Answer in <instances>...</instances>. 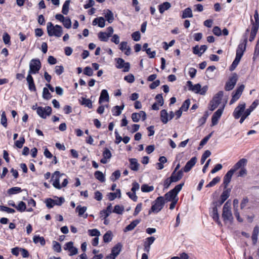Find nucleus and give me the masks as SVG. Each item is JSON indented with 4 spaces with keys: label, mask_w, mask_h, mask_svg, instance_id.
<instances>
[{
    "label": "nucleus",
    "mask_w": 259,
    "mask_h": 259,
    "mask_svg": "<svg viewBox=\"0 0 259 259\" xmlns=\"http://www.w3.org/2000/svg\"><path fill=\"white\" fill-rule=\"evenodd\" d=\"M247 162V160L246 159L242 158L239 160L231 169L233 170L235 172L238 169L244 168V166L246 165Z\"/></svg>",
    "instance_id": "obj_19"
},
{
    "label": "nucleus",
    "mask_w": 259,
    "mask_h": 259,
    "mask_svg": "<svg viewBox=\"0 0 259 259\" xmlns=\"http://www.w3.org/2000/svg\"><path fill=\"white\" fill-rule=\"evenodd\" d=\"M197 158L193 157L190 159L186 164L185 166L183 168L182 170L184 172H189L192 168L195 165L197 162Z\"/></svg>",
    "instance_id": "obj_16"
},
{
    "label": "nucleus",
    "mask_w": 259,
    "mask_h": 259,
    "mask_svg": "<svg viewBox=\"0 0 259 259\" xmlns=\"http://www.w3.org/2000/svg\"><path fill=\"white\" fill-rule=\"evenodd\" d=\"M33 241L35 244L39 243L41 246H44L46 244V241L44 237H40L39 236H34Z\"/></svg>",
    "instance_id": "obj_35"
},
{
    "label": "nucleus",
    "mask_w": 259,
    "mask_h": 259,
    "mask_svg": "<svg viewBox=\"0 0 259 259\" xmlns=\"http://www.w3.org/2000/svg\"><path fill=\"white\" fill-rule=\"evenodd\" d=\"M122 247V245L121 243H117L112 248L110 255H112L115 258L121 252Z\"/></svg>",
    "instance_id": "obj_23"
},
{
    "label": "nucleus",
    "mask_w": 259,
    "mask_h": 259,
    "mask_svg": "<svg viewBox=\"0 0 259 259\" xmlns=\"http://www.w3.org/2000/svg\"><path fill=\"white\" fill-rule=\"evenodd\" d=\"M183 176V171L182 169L178 172L173 171L170 177V178L173 182H177L181 180Z\"/></svg>",
    "instance_id": "obj_21"
},
{
    "label": "nucleus",
    "mask_w": 259,
    "mask_h": 259,
    "mask_svg": "<svg viewBox=\"0 0 259 259\" xmlns=\"http://www.w3.org/2000/svg\"><path fill=\"white\" fill-rule=\"evenodd\" d=\"M245 44H240L238 45L236 50V57L233 61L231 66H230V70L231 71L234 70L238 65L242 56L243 55L244 52L246 49V45L247 40H245Z\"/></svg>",
    "instance_id": "obj_1"
},
{
    "label": "nucleus",
    "mask_w": 259,
    "mask_h": 259,
    "mask_svg": "<svg viewBox=\"0 0 259 259\" xmlns=\"http://www.w3.org/2000/svg\"><path fill=\"white\" fill-rule=\"evenodd\" d=\"M63 24L66 28H70L71 26V20L68 18H65L62 22Z\"/></svg>",
    "instance_id": "obj_62"
},
{
    "label": "nucleus",
    "mask_w": 259,
    "mask_h": 259,
    "mask_svg": "<svg viewBox=\"0 0 259 259\" xmlns=\"http://www.w3.org/2000/svg\"><path fill=\"white\" fill-rule=\"evenodd\" d=\"M119 49L124 52V54L128 56L131 54V48L127 46V43L126 41H122L119 45Z\"/></svg>",
    "instance_id": "obj_24"
},
{
    "label": "nucleus",
    "mask_w": 259,
    "mask_h": 259,
    "mask_svg": "<svg viewBox=\"0 0 259 259\" xmlns=\"http://www.w3.org/2000/svg\"><path fill=\"white\" fill-rule=\"evenodd\" d=\"M95 178L101 182H104L105 178L104 174L100 171H96L94 174Z\"/></svg>",
    "instance_id": "obj_43"
},
{
    "label": "nucleus",
    "mask_w": 259,
    "mask_h": 259,
    "mask_svg": "<svg viewBox=\"0 0 259 259\" xmlns=\"http://www.w3.org/2000/svg\"><path fill=\"white\" fill-rule=\"evenodd\" d=\"M52 243L53 250L57 252H60L62 250L60 244L56 241H53Z\"/></svg>",
    "instance_id": "obj_50"
},
{
    "label": "nucleus",
    "mask_w": 259,
    "mask_h": 259,
    "mask_svg": "<svg viewBox=\"0 0 259 259\" xmlns=\"http://www.w3.org/2000/svg\"><path fill=\"white\" fill-rule=\"evenodd\" d=\"M21 191H22V190H21V188L18 187H12V188L9 189L8 190V193L9 195H13V194H15L20 193Z\"/></svg>",
    "instance_id": "obj_47"
},
{
    "label": "nucleus",
    "mask_w": 259,
    "mask_h": 259,
    "mask_svg": "<svg viewBox=\"0 0 259 259\" xmlns=\"http://www.w3.org/2000/svg\"><path fill=\"white\" fill-rule=\"evenodd\" d=\"M105 17L109 23H111L114 20L113 14L110 10H107Z\"/></svg>",
    "instance_id": "obj_46"
},
{
    "label": "nucleus",
    "mask_w": 259,
    "mask_h": 259,
    "mask_svg": "<svg viewBox=\"0 0 259 259\" xmlns=\"http://www.w3.org/2000/svg\"><path fill=\"white\" fill-rule=\"evenodd\" d=\"M93 25H98L99 27L103 28L105 25V20L102 17L95 18L93 21Z\"/></svg>",
    "instance_id": "obj_30"
},
{
    "label": "nucleus",
    "mask_w": 259,
    "mask_h": 259,
    "mask_svg": "<svg viewBox=\"0 0 259 259\" xmlns=\"http://www.w3.org/2000/svg\"><path fill=\"white\" fill-rule=\"evenodd\" d=\"M81 104L89 108H92L93 107L92 101L90 99H87L85 98L81 97Z\"/></svg>",
    "instance_id": "obj_42"
},
{
    "label": "nucleus",
    "mask_w": 259,
    "mask_h": 259,
    "mask_svg": "<svg viewBox=\"0 0 259 259\" xmlns=\"http://www.w3.org/2000/svg\"><path fill=\"white\" fill-rule=\"evenodd\" d=\"M121 196V191L120 189H116V192L114 193H109L107 194L108 198L110 201H112L114 200L116 198L118 197L120 198Z\"/></svg>",
    "instance_id": "obj_28"
},
{
    "label": "nucleus",
    "mask_w": 259,
    "mask_h": 259,
    "mask_svg": "<svg viewBox=\"0 0 259 259\" xmlns=\"http://www.w3.org/2000/svg\"><path fill=\"white\" fill-rule=\"evenodd\" d=\"M259 233V227L256 226L253 230L252 234V240L254 244H255L257 240V236Z\"/></svg>",
    "instance_id": "obj_38"
},
{
    "label": "nucleus",
    "mask_w": 259,
    "mask_h": 259,
    "mask_svg": "<svg viewBox=\"0 0 259 259\" xmlns=\"http://www.w3.org/2000/svg\"><path fill=\"white\" fill-rule=\"evenodd\" d=\"M64 249L68 250L69 251V255L70 256L75 255L78 253L77 248L73 246V243L72 241L66 243Z\"/></svg>",
    "instance_id": "obj_17"
},
{
    "label": "nucleus",
    "mask_w": 259,
    "mask_h": 259,
    "mask_svg": "<svg viewBox=\"0 0 259 259\" xmlns=\"http://www.w3.org/2000/svg\"><path fill=\"white\" fill-rule=\"evenodd\" d=\"M130 168L132 170L137 171L139 169V164L136 158H132L130 159Z\"/></svg>",
    "instance_id": "obj_34"
},
{
    "label": "nucleus",
    "mask_w": 259,
    "mask_h": 259,
    "mask_svg": "<svg viewBox=\"0 0 259 259\" xmlns=\"http://www.w3.org/2000/svg\"><path fill=\"white\" fill-rule=\"evenodd\" d=\"M171 7V4L169 2H164L158 6L159 11L161 14L168 10Z\"/></svg>",
    "instance_id": "obj_33"
},
{
    "label": "nucleus",
    "mask_w": 259,
    "mask_h": 259,
    "mask_svg": "<svg viewBox=\"0 0 259 259\" xmlns=\"http://www.w3.org/2000/svg\"><path fill=\"white\" fill-rule=\"evenodd\" d=\"M160 119L164 124L167 123L169 120L168 113L166 110L163 109L160 111Z\"/></svg>",
    "instance_id": "obj_31"
},
{
    "label": "nucleus",
    "mask_w": 259,
    "mask_h": 259,
    "mask_svg": "<svg viewBox=\"0 0 259 259\" xmlns=\"http://www.w3.org/2000/svg\"><path fill=\"white\" fill-rule=\"evenodd\" d=\"M98 36L99 39L102 41H107L109 37L107 33L105 32H100Z\"/></svg>",
    "instance_id": "obj_44"
},
{
    "label": "nucleus",
    "mask_w": 259,
    "mask_h": 259,
    "mask_svg": "<svg viewBox=\"0 0 259 259\" xmlns=\"http://www.w3.org/2000/svg\"><path fill=\"white\" fill-rule=\"evenodd\" d=\"M26 80L28 84L29 90L31 91H36V88L34 84L33 77L31 75L28 74L26 77Z\"/></svg>",
    "instance_id": "obj_26"
},
{
    "label": "nucleus",
    "mask_w": 259,
    "mask_h": 259,
    "mask_svg": "<svg viewBox=\"0 0 259 259\" xmlns=\"http://www.w3.org/2000/svg\"><path fill=\"white\" fill-rule=\"evenodd\" d=\"M109 96L107 91L106 90H103L101 91V95L99 98V103L101 104L104 101L109 102Z\"/></svg>",
    "instance_id": "obj_25"
},
{
    "label": "nucleus",
    "mask_w": 259,
    "mask_h": 259,
    "mask_svg": "<svg viewBox=\"0 0 259 259\" xmlns=\"http://www.w3.org/2000/svg\"><path fill=\"white\" fill-rule=\"evenodd\" d=\"M47 29L49 36H55L57 37H61L63 33L62 27L59 25H54L52 22H48L47 25Z\"/></svg>",
    "instance_id": "obj_2"
},
{
    "label": "nucleus",
    "mask_w": 259,
    "mask_h": 259,
    "mask_svg": "<svg viewBox=\"0 0 259 259\" xmlns=\"http://www.w3.org/2000/svg\"><path fill=\"white\" fill-rule=\"evenodd\" d=\"M164 198L162 196L158 197L152 203L151 209L149 211V214L152 212L158 213L164 207L165 204Z\"/></svg>",
    "instance_id": "obj_4"
},
{
    "label": "nucleus",
    "mask_w": 259,
    "mask_h": 259,
    "mask_svg": "<svg viewBox=\"0 0 259 259\" xmlns=\"http://www.w3.org/2000/svg\"><path fill=\"white\" fill-rule=\"evenodd\" d=\"M116 67L118 69L123 68V72H128L130 69V64L128 62H125L122 58L116 59Z\"/></svg>",
    "instance_id": "obj_10"
},
{
    "label": "nucleus",
    "mask_w": 259,
    "mask_h": 259,
    "mask_svg": "<svg viewBox=\"0 0 259 259\" xmlns=\"http://www.w3.org/2000/svg\"><path fill=\"white\" fill-rule=\"evenodd\" d=\"M220 104V103L217 102L216 101L212 100L210 103L209 110L211 111H213L215 108L218 107Z\"/></svg>",
    "instance_id": "obj_64"
},
{
    "label": "nucleus",
    "mask_w": 259,
    "mask_h": 259,
    "mask_svg": "<svg viewBox=\"0 0 259 259\" xmlns=\"http://www.w3.org/2000/svg\"><path fill=\"white\" fill-rule=\"evenodd\" d=\"M88 233L90 236H95V237H99L101 235L100 231L96 229L89 230Z\"/></svg>",
    "instance_id": "obj_60"
},
{
    "label": "nucleus",
    "mask_w": 259,
    "mask_h": 259,
    "mask_svg": "<svg viewBox=\"0 0 259 259\" xmlns=\"http://www.w3.org/2000/svg\"><path fill=\"white\" fill-rule=\"evenodd\" d=\"M64 71V69L63 66H56L55 68V72L58 75H61Z\"/></svg>",
    "instance_id": "obj_63"
},
{
    "label": "nucleus",
    "mask_w": 259,
    "mask_h": 259,
    "mask_svg": "<svg viewBox=\"0 0 259 259\" xmlns=\"http://www.w3.org/2000/svg\"><path fill=\"white\" fill-rule=\"evenodd\" d=\"M230 189L226 188L223 191L220 197L221 199H222V201H226L227 199L230 196Z\"/></svg>",
    "instance_id": "obj_45"
},
{
    "label": "nucleus",
    "mask_w": 259,
    "mask_h": 259,
    "mask_svg": "<svg viewBox=\"0 0 259 259\" xmlns=\"http://www.w3.org/2000/svg\"><path fill=\"white\" fill-rule=\"evenodd\" d=\"M124 108V105L122 106H115L112 109V112L114 116H119L121 113V110Z\"/></svg>",
    "instance_id": "obj_37"
},
{
    "label": "nucleus",
    "mask_w": 259,
    "mask_h": 259,
    "mask_svg": "<svg viewBox=\"0 0 259 259\" xmlns=\"http://www.w3.org/2000/svg\"><path fill=\"white\" fill-rule=\"evenodd\" d=\"M1 123L5 127H7V119L6 113L5 111H3L2 113Z\"/></svg>",
    "instance_id": "obj_52"
},
{
    "label": "nucleus",
    "mask_w": 259,
    "mask_h": 259,
    "mask_svg": "<svg viewBox=\"0 0 259 259\" xmlns=\"http://www.w3.org/2000/svg\"><path fill=\"white\" fill-rule=\"evenodd\" d=\"M234 172L233 170L230 169L225 175L224 178V184L225 185V189L227 188L229 183L231 180L232 177L234 174Z\"/></svg>",
    "instance_id": "obj_22"
},
{
    "label": "nucleus",
    "mask_w": 259,
    "mask_h": 259,
    "mask_svg": "<svg viewBox=\"0 0 259 259\" xmlns=\"http://www.w3.org/2000/svg\"><path fill=\"white\" fill-rule=\"evenodd\" d=\"M120 175L121 173L120 170H117L112 174L110 177V180L114 182L119 178Z\"/></svg>",
    "instance_id": "obj_49"
},
{
    "label": "nucleus",
    "mask_w": 259,
    "mask_h": 259,
    "mask_svg": "<svg viewBox=\"0 0 259 259\" xmlns=\"http://www.w3.org/2000/svg\"><path fill=\"white\" fill-rule=\"evenodd\" d=\"M184 184V183H181L178 185L173 189L166 193L164 195L165 202L174 201L176 199H177V200H179L177 195L179 192L182 190Z\"/></svg>",
    "instance_id": "obj_3"
},
{
    "label": "nucleus",
    "mask_w": 259,
    "mask_h": 259,
    "mask_svg": "<svg viewBox=\"0 0 259 259\" xmlns=\"http://www.w3.org/2000/svg\"><path fill=\"white\" fill-rule=\"evenodd\" d=\"M244 85L242 84L236 90L235 93L232 96V98L230 101V104H234L237 100H238L241 96L244 89Z\"/></svg>",
    "instance_id": "obj_12"
},
{
    "label": "nucleus",
    "mask_w": 259,
    "mask_h": 259,
    "mask_svg": "<svg viewBox=\"0 0 259 259\" xmlns=\"http://www.w3.org/2000/svg\"><path fill=\"white\" fill-rule=\"evenodd\" d=\"M11 37L7 32H5L3 36V40L5 44L10 45Z\"/></svg>",
    "instance_id": "obj_57"
},
{
    "label": "nucleus",
    "mask_w": 259,
    "mask_h": 259,
    "mask_svg": "<svg viewBox=\"0 0 259 259\" xmlns=\"http://www.w3.org/2000/svg\"><path fill=\"white\" fill-rule=\"evenodd\" d=\"M0 210L9 213H13L15 212V210L14 209L3 205L0 206Z\"/></svg>",
    "instance_id": "obj_61"
},
{
    "label": "nucleus",
    "mask_w": 259,
    "mask_h": 259,
    "mask_svg": "<svg viewBox=\"0 0 259 259\" xmlns=\"http://www.w3.org/2000/svg\"><path fill=\"white\" fill-rule=\"evenodd\" d=\"M131 117L134 122H139L141 118L144 121L146 119V113L143 111H140L139 113H133Z\"/></svg>",
    "instance_id": "obj_15"
},
{
    "label": "nucleus",
    "mask_w": 259,
    "mask_h": 259,
    "mask_svg": "<svg viewBox=\"0 0 259 259\" xmlns=\"http://www.w3.org/2000/svg\"><path fill=\"white\" fill-rule=\"evenodd\" d=\"M70 3V0H67L65 2L63 5L62 13L64 15H67L69 12V5Z\"/></svg>",
    "instance_id": "obj_40"
},
{
    "label": "nucleus",
    "mask_w": 259,
    "mask_h": 259,
    "mask_svg": "<svg viewBox=\"0 0 259 259\" xmlns=\"http://www.w3.org/2000/svg\"><path fill=\"white\" fill-rule=\"evenodd\" d=\"M140 223V221L136 220L127 225L124 229V231L127 232L133 230Z\"/></svg>",
    "instance_id": "obj_36"
},
{
    "label": "nucleus",
    "mask_w": 259,
    "mask_h": 259,
    "mask_svg": "<svg viewBox=\"0 0 259 259\" xmlns=\"http://www.w3.org/2000/svg\"><path fill=\"white\" fill-rule=\"evenodd\" d=\"M26 204L23 201H20L18 205H16V208L20 212L24 211L26 209Z\"/></svg>",
    "instance_id": "obj_53"
},
{
    "label": "nucleus",
    "mask_w": 259,
    "mask_h": 259,
    "mask_svg": "<svg viewBox=\"0 0 259 259\" xmlns=\"http://www.w3.org/2000/svg\"><path fill=\"white\" fill-rule=\"evenodd\" d=\"M187 85L189 91H191L195 94H199L201 95H204L208 89L207 85H205L202 88L201 85L199 83L193 85L191 81H188L187 82Z\"/></svg>",
    "instance_id": "obj_5"
},
{
    "label": "nucleus",
    "mask_w": 259,
    "mask_h": 259,
    "mask_svg": "<svg viewBox=\"0 0 259 259\" xmlns=\"http://www.w3.org/2000/svg\"><path fill=\"white\" fill-rule=\"evenodd\" d=\"M41 68V63L38 59H33L29 63L28 74L37 73Z\"/></svg>",
    "instance_id": "obj_7"
},
{
    "label": "nucleus",
    "mask_w": 259,
    "mask_h": 259,
    "mask_svg": "<svg viewBox=\"0 0 259 259\" xmlns=\"http://www.w3.org/2000/svg\"><path fill=\"white\" fill-rule=\"evenodd\" d=\"M211 216L213 218V220L215 221L219 225L221 224L219 220V215L218 213V208L216 206L212 208Z\"/></svg>",
    "instance_id": "obj_32"
},
{
    "label": "nucleus",
    "mask_w": 259,
    "mask_h": 259,
    "mask_svg": "<svg viewBox=\"0 0 259 259\" xmlns=\"http://www.w3.org/2000/svg\"><path fill=\"white\" fill-rule=\"evenodd\" d=\"M222 218L225 222H232L233 217L231 210V203L229 201H227L223 208Z\"/></svg>",
    "instance_id": "obj_6"
},
{
    "label": "nucleus",
    "mask_w": 259,
    "mask_h": 259,
    "mask_svg": "<svg viewBox=\"0 0 259 259\" xmlns=\"http://www.w3.org/2000/svg\"><path fill=\"white\" fill-rule=\"evenodd\" d=\"M64 174H61L59 171H56L52 176L53 186L58 189L61 188V186L60 184V178L64 176Z\"/></svg>",
    "instance_id": "obj_9"
},
{
    "label": "nucleus",
    "mask_w": 259,
    "mask_h": 259,
    "mask_svg": "<svg viewBox=\"0 0 259 259\" xmlns=\"http://www.w3.org/2000/svg\"><path fill=\"white\" fill-rule=\"evenodd\" d=\"M224 108H220L218 109L213 114L211 117V125L214 126L217 125L218 123V121L221 118L223 112Z\"/></svg>",
    "instance_id": "obj_13"
},
{
    "label": "nucleus",
    "mask_w": 259,
    "mask_h": 259,
    "mask_svg": "<svg viewBox=\"0 0 259 259\" xmlns=\"http://www.w3.org/2000/svg\"><path fill=\"white\" fill-rule=\"evenodd\" d=\"M36 112L40 117L46 119L47 116L51 114L52 108L50 106H46L44 108L38 107L36 108Z\"/></svg>",
    "instance_id": "obj_8"
},
{
    "label": "nucleus",
    "mask_w": 259,
    "mask_h": 259,
    "mask_svg": "<svg viewBox=\"0 0 259 259\" xmlns=\"http://www.w3.org/2000/svg\"><path fill=\"white\" fill-rule=\"evenodd\" d=\"M221 180V179L219 177H217L212 179L207 185L206 187H211L214 186L215 184L219 183Z\"/></svg>",
    "instance_id": "obj_58"
},
{
    "label": "nucleus",
    "mask_w": 259,
    "mask_h": 259,
    "mask_svg": "<svg viewBox=\"0 0 259 259\" xmlns=\"http://www.w3.org/2000/svg\"><path fill=\"white\" fill-rule=\"evenodd\" d=\"M245 104L244 103H240L235 108L233 113V116L235 119H239L241 117L243 112L245 111Z\"/></svg>",
    "instance_id": "obj_11"
},
{
    "label": "nucleus",
    "mask_w": 259,
    "mask_h": 259,
    "mask_svg": "<svg viewBox=\"0 0 259 259\" xmlns=\"http://www.w3.org/2000/svg\"><path fill=\"white\" fill-rule=\"evenodd\" d=\"M207 47L206 45H202L200 47L197 45L193 48V53L198 55L199 57L207 50Z\"/></svg>",
    "instance_id": "obj_20"
},
{
    "label": "nucleus",
    "mask_w": 259,
    "mask_h": 259,
    "mask_svg": "<svg viewBox=\"0 0 259 259\" xmlns=\"http://www.w3.org/2000/svg\"><path fill=\"white\" fill-rule=\"evenodd\" d=\"M154 190V187L153 186H148V185L144 184L141 187V190L143 192H150Z\"/></svg>",
    "instance_id": "obj_51"
},
{
    "label": "nucleus",
    "mask_w": 259,
    "mask_h": 259,
    "mask_svg": "<svg viewBox=\"0 0 259 259\" xmlns=\"http://www.w3.org/2000/svg\"><path fill=\"white\" fill-rule=\"evenodd\" d=\"M237 81V76L236 74L229 78V81L226 83L225 90L226 91L232 90L235 87Z\"/></svg>",
    "instance_id": "obj_14"
},
{
    "label": "nucleus",
    "mask_w": 259,
    "mask_h": 259,
    "mask_svg": "<svg viewBox=\"0 0 259 259\" xmlns=\"http://www.w3.org/2000/svg\"><path fill=\"white\" fill-rule=\"evenodd\" d=\"M190 104V99H187L186 100H185L184 102V103H183L180 109L183 111H186L188 109Z\"/></svg>",
    "instance_id": "obj_54"
},
{
    "label": "nucleus",
    "mask_w": 259,
    "mask_h": 259,
    "mask_svg": "<svg viewBox=\"0 0 259 259\" xmlns=\"http://www.w3.org/2000/svg\"><path fill=\"white\" fill-rule=\"evenodd\" d=\"M25 143V139L24 137H20L19 140L15 142V146L18 148H21Z\"/></svg>",
    "instance_id": "obj_56"
},
{
    "label": "nucleus",
    "mask_w": 259,
    "mask_h": 259,
    "mask_svg": "<svg viewBox=\"0 0 259 259\" xmlns=\"http://www.w3.org/2000/svg\"><path fill=\"white\" fill-rule=\"evenodd\" d=\"M223 96V92L219 91L217 94H216L215 95V96L213 97L212 100L214 101H216L217 102L220 103Z\"/></svg>",
    "instance_id": "obj_55"
},
{
    "label": "nucleus",
    "mask_w": 259,
    "mask_h": 259,
    "mask_svg": "<svg viewBox=\"0 0 259 259\" xmlns=\"http://www.w3.org/2000/svg\"><path fill=\"white\" fill-rule=\"evenodd\" d=\"M75 210L78 213V216L83 217L84 218H87L88 217L87 213L83 215L84 212L87 210V207L86 206H81L80 205H79L76 207Z\"/></svg>",
    "instance_id": "obj_29"
},
{
    "label": "nucleus",
    "mask_w": 259,
    "mask_h": 259,
    "mask_svg": "<svg viewBox=\"0 0 259 259\" xmlns=\"http://www.w3.org/2000/svg\"><path fill=\"white\" fill-rule=\"evenodd\" d=\"M192 17V12L190 8H187L183 11L182 16V18H191Z\"/></svg>",
    "instance_id": "obj_39"
},
{
    "label": "nucleus",
    "mask_w": 259,
    "mask_h": 259,
    "mask_svg": "<svg viewBox=\"0 0 259 259\" xmlns=\"http://www.w3.org/2000/svg\"><path fill=\"white\" fill-rule=\"evenodd\" d=\"M42 97L44 99L49 100L51 98V95L48 89L46 88L43 89Z\"/></svg>",
    "instance_id": "obj_59"
},
{
    "label": "nucleus",
    "mask_w": 259,
    "mask_h": 259,
    "mask_svg": "<svg viewBox=\"0 0 259 259\" xmlns=\"http://www.w3.org/2000/svg\"><path fill=\"white\" fill-rule=\"evenodd\" d=\"M112 205L109 204L106 209H104L100 212L101 217H103L104 219L107 218L112 212Z\"/></svg>",
    "instance_id": "obj_27"
},
{
    "label": "nucleus",
    "mask_w": 259,
    "mask_h": 259,
    "mask_svg": "<svg viewBox=\"0 0 259 259\" xmlns=\"http://www.w3.org/2000/svg\"><path fill=\"white\" fill-rule=\"evenodd\" d=\"M124 208L123 206L119 205H116L114 206V208L112 211L114 213L121 214L122 213L123 211H124Z\"/></svg>",
    "instance_id": "obj_48"
},
{
    "label": "nucleus",
    "mask_w": 259,
    "mask_h": 259,
    "mask_svg": "<svg viewBox=\"0 0 259 259\" xmlns=\"http://www.w3.org/2000/svg\"><path fill=\"white\" fill-rule=\"evenodd\" d=\"M112 239V233L111 231H107L103 236V241L105 243L110 242Z\"/></svg>",
    "instance_id": "obj_41"
},
{
    "label": "nucleus",
    "mask_w": 259,
    "mask_h": 259,
    "mask_svg": "<svg viewBox=\"0 0 259 259\" xmlns=\"http://www.w3.org/2000/svg\"><path fill=\"white\" fill-rule=\"evenodd\" d=\"M247 162V160L246 159L242 158L239 160L231 169L233 170L235 172L238 169L244 168V166L246 165Z\"/></svg>",
    "instance_id": "obj_18"
}]
</instances>
